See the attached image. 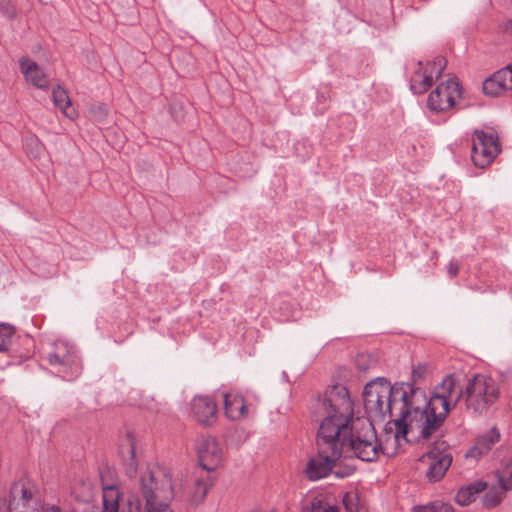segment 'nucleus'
I'll return each instance as SVG.
<instances>
[{
    "mask_svg": "<svg viewBox=\"0 0 512 512\" xmlns=\"http://www.w3.org/2000/svg\"><path fill=\"white\" fill-rule=\"evenodd\" d=\"M409 386L403 382L391 385L384 377H377L364 387L362 397L364 408L370 418L383 421L387 414L392 415V410L400 405L399 417L393 421L396 427L394 439L400 437L406 439L408 434V401Z\"/></svg>",
    "mask_w": 512,
    "mask_h": 512,
    "instance_id": "nucleus-1",
    "label": "nucleus"
},
{
    "mask_svg": "<svg viewBox=\"0 0 512 512\" xmlns=\"http://www.w3.org/2000/svg\"><path fill=\"white\" fill-rule=\"evenodd\" d=\"M408 432L419 430V436L428 439L444 423L451 410V401L432 393L430 398L420 387L409 385Z\"/></svg>",
    "mask_w": 512,
    "mask_h": 512,
    "instance_id": "nucleus-2",
    "label": "nucleus"
},
{
    "mask_svg": "<svg viewBox=\"0 0 512 512\" xmlns=\"http://www.w3.org/2000/svg\"><path fill=\"white\" fill-rule=\"evenodd\" d=\"M347 427L345 423L333 422V417L324 419L318 429V457L311 458L306 466L305 474L311 481L328 476L342 455V443L345 440Z\"/></svg>",
    "mask_w": 512,
    "mask_h": 512,
    "instance_id": "nucleus-3",
    "label": "nucleus"
},
{
    "mask_svg": "<svg viewBox=\"0 0 512 512\" xmlns=\"http://www.w3.org/2000/svg\"><path fill=\"white\" fill-rule=\"evenodd\" d=\"M140 493L145 501L146 512L171 510L169 503L173 499L172 474L166 468H148L139 479Z\"/></svg>",
    "mask_w": 512,
    "mask_h": 512,
    "instance_id": "nucleus-4",
    "label": "nucleus"
},
{
    "mask_svg": "<svg viewBox=\"0 0 512 512\" xmlns=\"http://www.w3.org/2000/svg\"><path fill=\"white\" fill-rule=\"evenodd\" d=\"M341 443L342 448L348 445L357 458L366 462L375 461L382 451L375 428L369 419L357 418L348 421L346 437Z\"/></svg>",
    "mask_w": 512,
    "mask_h": 512,
    "instance_id": "nucleus-5",
    "label": "nucleus"
},
{
    "mask_svg": "<svg viewBox=\"0 0 512 512\" xmlns=\"http://www.w3.org/2000/svg\"><path fill=\"white\" fill-rule=\"evenodd\" d=\"M495 382L484 375L477 374L468 381L465 389L467 409L482 413L498 397Z\"/></svg>",
    "mask_w": 512,
    "mask_h": 512,
    "instance_id": "nucleus-6",
    "label": "nucleus"
},
{
    "mask_svg": "<svg viewBox=\"0 0 512 512\" xmlns=\"http://www.w3.org/2000/svg\"><path fill=\"white\" fill-rule=\"evenodd\" d=\"M500 152L501 145L495 133L474 131L471 157L475 166L481 169L487 168Z\"/></svg>",
    "mask_w": 512,
    "mask_h": 512,
    "instance_id": "nucleus-7",
    "label": "nucleus"
},
{
    "mask_svg": "<svg viewBox=\"0 0 512 512\" xmlns=\"http://www.w3.org/2000/svg\"><path fill=\"white\" fill-rule=\"evenodd\" d=\"M322 409L326 412V417H333V422L345 423L348 428V419L344 417L345 412L351 409V401L347 388L336 384L326 391L325 397L321 401Z\"/></svg>",
    "mask_w": 512,
    "mask_h": 512,
    "instance_id": "nucleus-8",
    "label": "nucleus"
},
{
    "mask_svg": "<svg viewBox=\"0 0 512 512\" xmlns=\"http://www.w3.org/2000/svg\"><path fill=\"white\" fill-rule=\"evenodd\" d=\"M462 97V89L455 78L439 84L428 97L427 105L431 111L445 112L455 105L457 98Z\"/></svg>",
    "mask_w": 512,
    "mask_h": 512,
    "instance_id": "nucleus-9",
    "label": "nucleus"
},
{
    "mask_svg": "<svg viewBox=\"0 0 512 512\" xmlns=\"http://www.w3.org/2000/svg\"><path fill=\"white\" fill-rule=\"evenodd\" d=\"M200 466L206 473L214 471L222 462V449L218 441L210 436L202 437L197 444Z\"/></svg>",
    "mask_w": 512,
    "mask_h": 512,
    "instance_id": "nucleus-10",
    "label": "nucleus"
},
{
    "mask_svg": "<svg viewBox=\"0 0 512 512\" xmlns=\"http://www.w3.org/2000/svg\"><path fill=\"white\" fill-rule=\"evenodd\" d=\"M444 445L445 442L436 444L432 450L424 455V458L430 461L426 475L431 482L439 481L452 463V456L449 453L441 451L440 446Z\"/></svg>",
    "mask_w": 512,
    "mask_h": 512,
    "instance_id": "nucleus-11",
    "label": "nucleus"
},
{
    "mask_svg": "<svg viewBox=\"0 0 512 512\" xmlns=\"http://www.w3.org/2000/svg\"><path fill=\"white\" fill-rule=\"evenodd\" d=\"M512 89V64L495 72L483 82V92L489 96H499Z\"/></svg>",
    "mask_w": 512,
    "mask_h": 512,
    "instance_id": "nucleus-12",
    "label": "nucleus"
},
{
    "mask_svg": "<svg viewBox=\"0 0 512 512\" xmlns=\"http://www.w3.org/2000/svg\"><path fill=\"white\" fill-rule=\"evenodd\" d=\"M191 409L197 422L202 425H212L217 419V405L208 396L194 397Z\"/></svg>",
    "mask_w": 512,
    "mask_h": 512,
    "instance_id": "nucleus-13",
    "label": "nucleus"
},
{
    "mask_svg": "<svg viewBox=\"0 0 512 512\" xmlns=\"http://www.w3.org/2000/svg\"><path fill=\"white\" fill-rule=\"evenodd\" d=\"M135 448L134 434L131 431H127L125 438L119 446V454L125 466V473L129 478H134L137 473L138 464L135 459Z\"/></svg>",
    "mask_w": 512,
    "mask_h": 512,
    "instance_id": "nucleus-14",
    "label": "nucleus"
},
{
    "mask_svg": "<svg viewBox=\"0 0 512 512\" xmlns=\"http://www.w3.org/2000/svg\"><path fill=\"white\" fill-rule=\"evenodd\" d=\"M20 70L25 79L31 82L39 89H47L49 86L46 74L38 66V64L28 57H22L19 60Z\"/></svg>",
    "mask_w": 512,
    "mask_h": 512,
    "instance_id": "nucleus-15",
    "label": "nucleus"
},
{
    "mask_svg": "<svg viewBox=\"0 0 512 512\" xmlns=\"http://www.w3.org/2000/svg\"><path fill=\"white\" fill-rule=\"evenodd\" d=\"M212 486L213 479L208 473L196 475L189 493L190 503L195 506L201 504Z\"/></svg>",
    "mask_w": 512,
    "mask_h": 512,
    "instance_id": "nucleus-16",
    "label": "nucleus"
},
{
    "mask_svg": "<svg viewBox=\"0 0 512 512\" xmlns=\"http://www.w3.org/2000/svg\"><path fill=\"white\" fill-rule=\"evenodd\" d=\"M223 398L225 414L229 419L239 420L247 415V406L242 396L224 393Z\"/></svg>",
    "mask_w": 512,
    "mask_h": 512,
    "instance_id": "nucleus-17",
    "label": "nucleus"
},
{
    "mask_svg": "<svg viewBox=\"0 0 512 512\" xmlns=\"http://www.w3.org/2000/svg\"><path fill=\"white\" fill-rule=\"evenodd\" d=\"M499 437V433L495 429H492L487 435L478 439L475 446L466 453V457L477 458L487 453L492 445L499 440Z\"/></svg>",
    "mask_w": 512,
    "mask_h": 512,
    "instance_id": "nucleus-18",
    "label": "nucleus"
},
{
    "mask_svg": "<svg viewBox=\"0 0 512 512\" xmlns=\"http://www.w3.org/2000/svg\"><path fill=\"white\" fill-rule=\"evenodd\" d=\"M53 102L55 106L59 107L64 115L69 119H73L76 116V111L71 107V100L67 91L58 85L52 91Z\"/></svg>",
    "mask_w": 512,
    "mask_h": 512,
    "instance_id": "nucleus-19",
    "label": "nucleus"
},
{
    "mask_svg": "<svg viewBox=\"0 0 512 512\" xmlns=\"http://www.w3.org/2000/svg\"><path fill=\"white\" fill-rule=\"evenodd\" d=\"M103 510L102 512H118L120 492L116 486H108L103 489Z\"/></svg>",
    "mask_w": 512,
    "mask_h": 512,
    "instance_id": "nucleus-20",
    "label": "nucleus"
},
{
    "mask_svg": "<svg viewBox=\"0 0 512 512\" xmlns=\"http://www.w3.org/2000/svg\"><path fill=\"white\" fill-rule=\"evenodd\" d=\"M48 361L52 366L68 367L74 362V357L65 345H60L48 355Z\"/></svg>",
    "mask_w": 512,
    "mask_h": 512,
    "instance_id": "nucleus-21",
    "label": "nucleus"
},
{
    "mask_svg": "<svg viewBox=\"0 0 512 512\" xmlns=\"http://www.w3.org/2000/svg\"><path fill=\"white\" fill-rule=\"evenodd\" d=\"M456 390L457 380L455 375L449 374L442 380L440 384L435 387L433 392L451 401V398L453 397Z\"/></svg>",
    "mask_w": 512,
    "mask_h": 512,
    "instance_id": "nucleus-22",
    "label": "nucleus"
},
{
    "mask_svg": "<svg viewBox=\"0 0 512 512\" xmlns=\"http://www.w3.org/2000/svg\"><path fill=\"white\" fill-rule=\"evenodd\" d=\"M433 83V79L431 75H426L421 73V71H416L410 80V88L416 94H422L430 88Z\"/></svg>",
    "mask_w": 512,
    "mask_h": 512,
    "instance_id": "nucleus-23",
    "label": "nucleus"
},
{
    "mask_svg": "<svg viewBox=\"0 0 512 512\" xmlns=\"http://www.w3.org/2000/svg\"><path fill=\"white\" fill-rule=\"evenodd\" d=\"M508 490H504L501 485L491 487L483 496V504L487 508L497 506L503 499L505 493Z\"/></svg>",
    "mask_w": 512,
    "mask_h": 512,
    "instance_id": "nucleus-24",
    "label": "nucleus"
},
{
    "mask_svg": "<svg viewBox=\"0 0 512 512\" xmlns=\"http://www.w3.org/2000/svg\"><path fill=\"white\" fill-rule=\"evenodd\" d=\"M496 477L498 484L504 490L509 491L512 489V459L508 460L501 469L497 470Z\"/></svg>",
    "mask_w": 512,
    "mask_h": 512,
    "instance_id": "nucleus-25",
    "label": "nucleus"
},
{
    "mask_svg": "<svg viewBox=\"0 0 512 512\" xmlns=\"http://www.w3.org/2000/svg\"><path fill=\"white\" fill-rule=\"evenodd\" d=\"M14 334L15 328L12 325L6 323L0 324V354L9 350Z\"/></svg>",
    "mask_w": 512,
    "mask_h": 512,
    "instance_id": "nucleus-26",
    "label": "nucleus"
},
{
    "mask_svg": "<svg viewBox=\"0 0 512 512\" xmlns=\"http://www.w3.org/2000/svg\"><path fill=\"white\" fill-rule=\"evenodd\" d=\"M10 494L13 500H16L18 497H20L24 506L27 505L33 498L31 489L27 488L22 482L14 483L11 487Z\"/></svg>",
    "mask_w": 512,
    "mask_h": 512,
    "instance_id": "nucleus-27",
    "label": "nucleus"
},
{
    "mask_svg": "<svg viewBox=\"0 0 512 512\" xmlns=\"http://www.w3.org/2000/svg\"><path fill=\"white\" fill-rule=\"evenodd\" d=\"M25 149L28 155L34 159L40 158L44 153V146L36 136H28L25 139Z\"/></svg>",
    "mask_w": 512,
    "mask_h": 512,
    "instance_id": "nucleus-28",
    "label": "nucleus"
},
{
    "mask_svg": "<svg viewBox=\"0 0 512 512\" xmlns=\"http://www.w3.org/2000/svg\"><path fill=\"white\" fill-rule=\"evenodd\" d=\"M355 365L360 372H367L376 367L377 359L370 354H358L355 359Z\"/></svg>",
    "mask_w": 512,
    "mask_h": 512,
    "instance_id": "nucleus-29",
    "label": "nucleus"
},
{
    "mask_svg": "<svg viewBox=\"0 0 512 512\" xmlns=\"http://www.w3.org/2000/svg\"><path fill=\"white\" fill-rule=\"evenodd\" d=\"M304 512H338L335 505H331L322 499H313L310 508L306 507Z\"/></svg>",
    "mask_w": 512,
    "mask_h": 512,
    "instance_id": "nucleus-30",
    "label": "nucleus"
},
{
    "mask_svg": "<svg viewBox=\"0 0 512 512\" xmlns=\"http://www.w3.org/2000/svg\"><path fill=\"white\" fill-rule=\"evenodd\" d=\"M416 512H454V510L449 504L434 502L430 505L419 507Z\"/></svg>",
    "mask_w": 512,
    "mask_h": 512,
    "instance_id": "nucleus-31",
    "label": "nucleus"
},
{
    "mask_svg": "<svg viewBox=\"0 0 512 512\" xmlns=\"http://www.w3.org/2000/svg\"><path fill=\"white\" fill-rule=\"evenodd\" d=\"M475 497L476 496L468 489V487H463L457 492L455 500L461 506H466L473 502Z\"/></svg>",
    "mask_w": 512,
    "mask_h": 512,
    "instance_id": "nucleus-32",
    "label": "nucleus"
},
{
    "mask_svg": "<svg viewBox=\"0 0 512 512\" xmlns=\"http://www.w3.org/2000/svg\"><path fill=\"white\" fill-rule=\"evenodd\" d=\"M428 372V366L426 364H419L412 370V383H404L405 386L414 385L423 380Z\"/></svg>",
    "mask_w": 512,
    "mask_h": 512,
    "instance_id": "nucleus-33",
    "label": "nucleus"
},
{
    "mask_svg": "<svg viewBox=\"0 0 512 512\" xmlns=\"http://www.w3.org/2000/svg\"><path fill=\"white\" fill-rule=\"evenodd\" d=\"M0 11L8 18L15 15V8L9 0H0Z\"/></svg>",
    "mask_w": 512,
    "mask_h": 512,
    "instance_id": "nucleus-34",
    "label": "nucleus"
},
{
    "mask_svg": "<svg viewBox=\"0 0 512 512\" xmlns=\"http://www.w3.org/2000/svg\"><path fill=\"white\" fill-rule=\"evenodd\" d=\"M356 500V495L355 494H351V493H345L343 495V498H342V502L345 506V509L348 511V512H353V503L354 501Z\"/></svg>",
    "mask_w": 512,
    "mask_h": 512,
    "instance_id": "nucleus-35",
    "label": "nucleus"
},
{
    "mask_svg": "<svg viewBox=\"0 0 512 512\" xmlns=\"http://www.w3.org/2000/svg\"><path fill=\"white\" fill-rule=\"evenodd\" d=\"M467 487L476 496L477 494L486 489L487 483L483 481H477L468 485Z\"/></svg>",
    "mask_w": 512,
    "mask_h": 512,
    "instance_id": "nucleus-36",
    "label": "nucleus"
},
{
    "mask_svg": "<svg viewBox=\"0 0 512 512\" xmlns=\"http://www.w3.org/2000/svg\"><path fill=\"white\" fill-rule=\"evenodd\" d=\"M454 394H455V397L451 398V408L455 407L460 402L461 398L465 394V391H463V389L461 387L457 386V390Z\"/></svg>",
    "mask_w": 512,
    "mask_h": 512,
    "instance_id": "nucleus-37",
    "label": "nucleus"
},
{
    "mask_svg": "<svg viewBox=\"0 0 512 512\" xmlns=\"http://www.w3.org/2000/svg\"><path fill=\"white\" fill-rule=\"evenodd\" d=\"M433 64L435 66L439 67V70L437 72V78H438V77H440V75L442 74V71L446 67V60L443 57H437V58H435Z\"/></svg>",
    "mask_w": 512,
    "mask_h": 512,
    "instance_id": "nucleus-38",
    "label": "nucleus"
},
{
    "mask_svg": "<svg viewBox=\"0 0 512 512\" xmlns=\"http://www.w3.org/2000/svg\"><path fill=\"white\" fill-rule=\"evenodd\" d=\"M459 269V265L451 261L448 266V273L451 277H456Z\"/></svg>",
    "mask_w": 512,
    "mask_h": 512,
    "instance_id": "nucleus-39",
    "label": "nucleus"
},
{
    "mask_svg": "<svg viewBox=\"0 0 512 512\" xmlns=\"http://www.w3.org/2000/svg\"><path fill=\"white\" fill-rule=\"evenodd\" d=\"M43 512H63L58 506L52 505L46 507Z\"/></svg>",
    "mask_w": 512,
    "mask_h": 512,
    "instance_id": "nucleus-40",
    "label": "nucleus"
},
{
    "mask_svg": "<svg viewBox=\"0 0 512 512\" xmlns=\"http://www.w3.org/2000/svg\"><path fill=\"white\" fill-rule=\"evenodd\" d=\"M333 473H334V475H335L336 477H339V478L344 477V474H343V473H340L339 471H334Z\"/></svg>",
    "mask_w": 512,
    "mask_h": 512,
    "instance_id": "nucleus-41",
    "label": "nucleus"
}]
</instances>
